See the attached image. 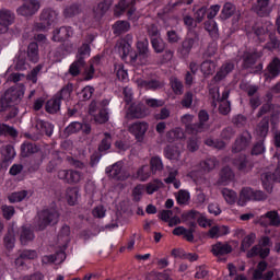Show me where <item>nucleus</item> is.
<instances>
[{
  "mask_svg": "<svg viewBox=\"0 0 280 280\" xmlns=\"http://www.w3.org/2000/svg\"><path fill=\"white\" fill-rule=\"evenodd\" d=\"M60 102L61 101L57 96L47 101L45 106L46 112L50 115H55V113H58V110H60Z\"/></svg>",
  "mask_w": 280,
  "mask_h": 280,
  "instance_id": "obj_41",
  "label": "nucleus"
},
{
  "mask_svg": "<svg viewBox=\"0 0 280 280\" xmlns=\"http://www.w3.org/2000/svg\"><path fill=\"white\" fill-rule=\"evenodd\" d=\"M152 176V171L148 164H144L138 168L136 172V178L141 183H145Z\"/></svg>",
  "mask_w": 280,
  "mask_h": 280,
  "instance_id": "obj_34",
  "label": "nucleus"
},
{
  "mask_svg": "<svg viewBox=\"0 0 280 280\" xmlns=\"http://www.w3.org/2000/svg\"><path fill=\"white\" fill-rule=\"evenodd\" d=\"M136 0L131 1V4L128 3L127 0H119V2L115 5L114 12L116 16H121L124 12L127 11V16L129 21H139V15L137 14V8H135Z\"/></svg>",
  "mask_w": 280,
  "mask_h": 280,
  "instance_id": "obj_4",
  "label": "nucleus"
},
{
  "mask_svg": "<svg viewBox=\"0 0 280 280\" xmlns=\"http://www.w3.org/2000/svg\"><path fill=\"white\" fill-rule=\"evenodd\" d=\"M235 14V4L231 3V2H226L223 5L222 12H221V16L222 19H231V16Z\"/></svg>",
  "mask_w": 280,
  "mask_h": 280,
  "instance_id": "obj_55",
  "label": "nucleus"
},
{
  "mask_svg": "<svg viewBox=\"0 0 280 280\" xmlns=\"http://www.w3.org/2000/svg\"><path fill=\"white\" fill-rule=\"evenodd\" d=\"M67 259V254L63 250L57 252L55 255L45 256L43 261L50 264H62Z\"/></svg>",
  "mask_w": 280,
  "mask_h": 280,
  "instance_id": "obj_39",
  "label": "nucleus"
},
{
  "mask_svg": "<svg viewBox=\"0 0 280 280\" xmlns=\"http://www.w3.org/2000/svg\"><path fill=\"white\" fill-rule=\"evenodd\" d=\"M28 194L30 192L27 190L14 191L8 196V200L9 202H11V205H14L16 202H23V200H25V197L28 196Z\"/></svg>",
  "mask_w": 280,
  "mask_h": 280,
  "instance_id": "obj_42",
  "label": "nucleus"
},
{
  "mask_svg": "<svg viewBox=\"0 0 280 280\" xmlns=\"http://www.w3.org/2000/svg\"><path fill=\"white\" fill-rule=\"evenodd\" d=\"M39 150L40 149L35 143L24 142L21 145V156H23V159H27V156H32V154H38Z\"/></svg>",
  "mask_w": 280,
  "mask_h": 280,
  "instance_id": "obj_26",
  "label": "nucleus"
},
{
  "mask_svg": "<svg viewBox=\"0 0 280 280\" xmlns=\"http://www.w3.org/2000/svg\"><path fill=\"white\" fill-rule=\"evenodd\" d=\"M58 220H60V213L58 212V210L54 208L43 210L39 213L37 229L38 231H45V229L48 228L49 224H58Z\"/></svg>",
  "mask_w": 280,
  "mask_h": 280,
  "instance_id": "obj_3",
  "label": "nucleus"
},
{
  "mask_svg": "<svg viewBox=\"0 0 280 280\" xmlns=\"http://www.w3.org/2000/svg\"><path fill=\"white\" fill-rule=\"evenodd\" d=\"M109 178L114 180H128L130 174L124 171V162H116L115 164L107 166L105 170Z\"/></svg>",
  "mask_w": 280,
  "mask_h": 280,
  "instance_id": "obj_8",
  "label": "nucleus"
},
{
  "mask_svg": "<svg viewBox=\"0 0 280 280\" xmlns=\"http://www.w3.org/2000/svg\"><path fill=\"white\" fill-rule=\"evenodd\" d=\"M252 10L257 16H268L270 14V0H256Z\"/></svg>",
  "mask_w": 280,
  "mask_h": 280,
  "instance_id": "obj_15",
  "label": "nucleus"
},
{
  "mask_svg": "<svg viewBox=\"0 0 280 280\" xmlns=\"http://www.w3.org/2000/svg\"><path fill=\"white\" fill-rule=\"evenodd\" d=\"M2 163L7 164L10 163L15 156H16V151H14V147L12 144H8L2 149Z\"/></svg>",
  "mask_w": 280,
  "mask_h": 280,
  "instance_id": "obj_38",
  "label": "nucleus"
},
{
  "mask_svg": "<svg viewBox=\"0 0 280 280\" xmlns=\"http://www.w3.org/2000/svg\"><path fill=\"white\" fill-rule=\"evenodd\" d=\"M180 104L183 108H191V105L194 104V93L186 92L183 96Z\"/></svg>",
  "mask_w": 280,
  "mask_h": 280,
  "instance_id": "obj_64",
  "label": "nucleus"
},
{
  "mask_svg": "<svg viewBox=\"0 0 280 280\" xmlns=\"http://www.w3.org/2000/svg\"><path fill=\"white\" fill-rule=\"evenodd\" d=\"M176 201L178 205H187V202H189V191L187 190H179L176 195H175Z\"/></svg>",
  "mask_w": 280,
  "mask_h": 280,
  "instance_id": "obj_61",
  "label": "nucleus"
},
{
  "mask_svg": "<svg viewBox=\"0 0 280 280\" xmlns=\"http://www.w3.org/2000/svg\"><path fill=\"white\" fill-rule=\"evenodd\" d=\"M253 137L248 131H244L238 138H236L234 144L232 145V152L237 154L238 152H244L248 145H250V140Z\"/></svg>",
  "mask_w": 280,
  "mask_h": 280,
  "instance_id": "obj_13",
  "label": "nucleus"
},
{
  "mask_svg": "<svg viewBox=\"0 0 280 280\" xmlns=\"http://www.w3.org/2000/svg\"><path fill=\"white\" fill-rule=\"evenodd\" d=\"M235 178V174L233 173V170L231 167L225 166L220 172V178L219 183L221 185H226V183H231Z\"/></svg>",
  "mask_w": 280,
  "mask_h": 280,
  "instance_id": "obj_33",
  "label": "nucleus"
},
{
  "mask_svg": "<svg viewBox=\"0 0 280 280\" xmlns=\"http://www.w3.org/2000/svg\"><path fill=\"white\" fill-rule=\"evenodd\" d=\"M262 187L268 191V194H272V183H280V162H278V166L276 171L272 172H265L260 176Z\"/></svg>",
  "mask_w": 280,
  "mask_h": 280,
  "instance_id": "obj_9",
  "label": "nucleus"
},
{
  "mask_svg": "<svg viewBox=\"0 0 280 280\" xmlns=\"http://www.w3.org/2000/svg\"><path fill=\"white\" fill-rule=\"evenodd\" d=\"M102 58L100 56H95L91 63L90 67L85 68L84 70V80L89 81V80H93L94 75H95V67H97V65H100Z\"/></svg>",
  "mask_w": 280,
  "mask_h": 280,
  "instance_id": "obj_29",
  "label": "nucleus"
},
{
  "mask_svg": "<svg viewBox=\"0 0 280 280\" xmlns=\"http://www.w3.org/2000/svg\"><path fill=\"white\" fill-rule=\"evenodd\" d=\"M205 30L209 33L212 38H218V23L213 20H208L205 22Z\"/></svg>",
  "mask_w": 280,
  "mask_h": 280,
  "instance_id": "obj_50",
  "label": "nucleus"
},
{
  "mask_svg": "<svg viewBox=\"0 0 280 280\" xmlns=\"http://www.w3.org/2000/svg\"><path fill=\"white\" fill-rule=\"evenodd\" d=\"M200 167L203 170V172H213V168L218 167V159L208 158L200 162Z\"/></svg>",
  "mask_w": 280,
  "mask_h": 280,
  "instance_id": "obj_45",
  "label": "nucleus"
},
{
  "mask_svg": "<svg viewBox=\"0 0 280 280\" xmlns=\"http://www.w3.org/2000/svg\"><path fill=\"white\" fill-rule=\"evenodd\" d=\"M80 12H81L80 5L70 4L63 9V16L65 19H73V16H78Z\"/></svg>",
  "mask_w": 280,
  "mask_h": 280,
  "instance_id": "obj_48",
  "label": "nucleus"
},
{
  "mask_svg": "<svg viewBox=\"0 0 280 280\" xmlns=\"http://www.w3.org/2000/svg\"><path fill=\"white\" fill-rule=\"evenodd\" d=\"M164 155L170 161H180V150L178 149V147L167 145L164 149Z\"/></svg>",
  "mask_w": 280,
  "mask_h": 280,
  "instance_id": "obj_35",
  "label": "nucleus"
},
{
  "mask_svg": "<svg viewBox=\"0 0 280 280\" xmlns=\"http://www.w3.org/2000/svg\"><path fill=\"white\" fill-rule=\"evenodd\" d=\"M139 86L142 89H145L147 91H156L158 89H161V82L156 80L145 81L140 80L138 81Z\"/></svg>",
  "mask_w": 280,
  "mask_h": 280,
  "instance_id": "obj_46",
  "label": "nucleus"
},
{
  "mask_svg": "<svg viewBox=\"0 0 280 280\" xmlns=\"http://www.w3.org/2000/svg\"><path fill=\"white\" fill-rule=\"evenodd\" d=\"M131 49H132V46L130 44H125L124 42H120L118 44V51H119L122 60H126L128 58V56H130V54H132V52H130Z\"/></svg>",
  "mask_w": 280,
  "mask_h": 280,
  "instance_id": "obj_58",
  "label": "nucleus"
},
{
  "mask_svg": "<svg viewBox=\"0 0 280 280\" xmlns=\"http://www.w3.org/2000/svg\"><path fill=\"white\" fill-rule=\"evenodd\" d=\"M170 83L175 95H183L185 86L183 85V81L176 77H172L170 79Z\"/></svg>",
  "mask_w": 280,
  "mask_h": 280,
  "instance_id": "obj_44",
  "label": "nucleus"
},
{
  "mask_svg": "<svg viewBox=\"0 0 280 280\" xmlns=\"http://www.w3.org/2000/svg\"><path fill=\"white\" fill-rule=\"evenodd\" d=\"M8 135L9 137H19V131H16L14 127H10L5 124H0V137Z\"/></svg>",
  "mask_w": 280,
  "mask_h": 280,
  "instance_id": "obj_57",
  "label": "nucleus"
},
{
  "mask_svg": "<svg viewBox=\"0 0 280 280\" xmlns=\"http://www.w3.org/2000/svg\"><path fill=\"white\" fill-rule=\"evenodd\" d=\"M38 257V254L36 250L25 249L20 253V257L15 259L16 266H23V259H36Z\"/></svg>",
  "mask_w": 280,
  "mask_h": 280,
  "instance_id": "obj_40",
  "label": "nucleus"
},
{
  "mask_svg": "<svg viewBox=\"0 0 280 280\" xmlns=\"http://www.w3.org/2000/svg\"><path fill=\"white\" fill-rule=\"evenodd\" d=\"M112 143H113V136H110V133L108 132H105L104 138L102 139L98 145V151L106 152V150H110Z\"/></svg>",
  "mask_w": 280,
  "mask_h": 280,
  "instance_id": "obj_51",
  "label": "nucleus"
},
{
  "mask_svg": "<svg viewBox=\"0 0 280 280\" xmlns=\"http://www.w3.org/2000/svg\"><path fill=\"white\" fill-rule=\"evenodd\" d=\"M255 190L250 187L242 188L240 192V199L237 201V205L240 207H245L246 202H249L254 198Z\"/></svg>",
  "mask_w": 280,
  "mask_h": 280,
  "instance_id": "obj_25",
  "label": "nucleus"
},
{
  "mask_svg": "<svg viewBox=\"0 0 280 280\" xmlns=\"http://www.w3.org/2000/svg\"><path fill=\"white\" fill-rule=\"evenodd\" d=\"M71 93H73V84L68 83L59 91V93L56 96L60 101L63 100L65 102H69V100H71Z\"/></svg>",
  "mask_w": 280,
  "mask_h": 280,
  "instance_id": "obj_43",
  "label": "nucleus"
},
{
  "mask_svg": "<svg viewBox=\"0 0 280 280\" xmlns=\"http://www.w3.org/2000/svg\"><path fill=\"white\" fill-rule=\"evenodd\" d=\"M73 36V28L71 26H61L52 32V40L55 43H62Z\"/></svg>",
  "mask_w": 280,
  "mask_h": 280,
  "instance_id": "obj_14",
  "label": "nucleus"
},
{
  "mask_svg": "<svg viewBox=\"0 0 280 280\" xmlns=\"http://www.w3.org/2000/svg\"><path fill=\"white\" fill-rule=\"evenodd\" d=\"M112 30L115 36H121V34H126V32H130V24L128 21L118 20L112 26Z\"/></svg>",
  "mask_w": 280,
  "mask_h": 280,
  "instance_id": "obj_28",
  "label": "nucleus"
},
{
  "mask_svg": "<svg viewBox=\"0 0 280 280\" xmlns=\"http://www.w3.org/2000/svg\"><path fill=\"white\" fill-rule=\"evenodd\" d=\"M272 22L265 21V22H256L253 26V32L258 38L260 36H266L269 32H272Z\"/></svg>",
  "mask_w": 280,
  "mask_h": 280,
  "instance_id": "obj_21",
  "label": "nucleus"
},
{
  "mask_svg": "<svg viewBox=\"0 0 280 280\" xmlns=\"http://www.w3.org/2000/svg\"><path fill=\"white\" fill-rule=\"evenodd\" d=\"M255 240H257V235H255V233H250L245 236L241 243V250L246 253V250H248V248L255 244Z\"/></svg>",
  "mask_w": 280,
  "mask_h": 280,
  "instance_id": "obj_49",
  "label": "nucleus"
},
{
  "mask_svg": "<svg viewBox=\"0 0 280 280\" xmlns=\"http://www.w3.org/2000/svg\"><path fill=\"white\" fill-rule=\"evenodd\" d=\"M39 21L34 25L36 32H45L47 27H51L58 21V12L52 9H44L39 15Z\"/></svg>",
  "mask_w": 280,
  "mask_h": 280,
  "instance_id": "obj_2",
  "label": "nucleus"
},
{
  "mask_svg": "<svg viewBox=\"0 0 280 280\" xmlns=\"http://www.w3.org/2000/svg\"><path fill=\"white\" fill-rule=\"evenodd\" d=\"M270 130V118L264 117L256 126L255 135L257 139L264 141L266 137H268V132Z\"/></svg>",
  "mask_w": 280,
  "mask_h": 280,
  "instance_id": "obj_17",
  "label": "nucleus"
},
{
  "mask_svg": "<svg viewBox=\"0 0 280 280\" xmlns=\"http://www.w3.org/2000/svg\"><path fill=\"white\" fill-rule=\"evenodd\" d=\"M180 121L184 124L188 135H196V124H191L194 121V115L185 114L182 116Z\"/></svg>",
  "mask_w": 280,
  "mask_h": 280,
  "instance_id": "obj_30",
  "label": "nucleus"
},
{
  "mask_svg": "<svg viewBox=\"0 0 280 280\" xmlns=\"http://www.w3.org/2000/svg\"><path fill=\"white\" fill-rule=\"evenodd\" d=\"M198 119L199 122L195 124V128H196V135L200 133V132H207V130H209V128H211V125H209V113H207V110L201 109L198 113Z\"/></svg>",
  "mask_w": 280,
  "mask_h": 280,
  "instance_id": "obj_16",
  "label": "nucleus"
},
{
  "mask_svg": "<svg viewBox=\"0 0 280 280\" xmlns=\"http://www.w3.org/2000/svg\"><path fill=\"white\" fill-rule=\"evenodd\" d=\"M261 226H275L279 229L280 226V217L277 210H270L262 214L259 220Z\"/></svg>",
  "mask_w": 280,
  "mask_h": 280,
  "instance_id": "obj_12",
  "label": "nucleus"
},
{
  "mask_svg": "<svg viewBox=\"0 0 280 280\" xmlns=\"http://www.w3.org/2000/svg\"><path fill=\"white\" fill-rule=\"evenodd\" d=\"M211 253L214 257H224V255H229L233 253V246L229 243L218 242L217 244L212 245Z\"/></svg>",
  "mask_w": 280,
  "mask_h": 280,
  "instance_id": "obj_19",
  "label": "nucleus"
},
{
  "mask_svg": "<svg viewBox=\"0 0 280 280\" xmlns=\"http://www.w3.org/2000/svg\"><path fill=\"white\" fill-rule=\"evenodd\" d=\"M198 45H200V33L198 31H188L177 52L182 58H189L191 50L198 47Z\"/></svg>",
  "mask_w": 280,
  "mask_h": 280,
  "instance_id": "obj_1",
  "label": "nucleus"
},
{
  "mask_svg": "<svg viewBox=\"0 0 280 280\" xmlns=\"http://www.w3.org/2000/svg\"><path fill=\"white\" fill-rule=\"evenodd\" d=\"M151 45L155 54H163V51H165V42H163L161 37L151 39Z\"/></svg>",
  "mask_w": 280,
  "mask_h": 280,
  "instance_id": "obj_59",
  "label": "nucleus"
},
{
  "mask_svg": "<svg viewBox=\"0 0 280 280\" xmlns=\"http://www.w3.org/2000/svg\"><path fill=\"white\" fill-rule=\"evenodd\" d=\"M16 16L14 15V12H12L9 9L2 8L0 9V23L1 25H5L7 27H10L14 23V20Z\"/></svg>",
  "mask_w": 280,
  "mask_h": 280,
  "instance_id": "obj_24",
  "label": "nucleus"
},
{
  "mask_svg": "<svg viewBox=\"0 0 280 280\" xmlns=\"http://www.w3.org/2000/svg\"><path fill=\"white\" fill-rule=\"evenodd\" d=\"M40 10V2L38 0H24L23 3L16 9L19 16L30 19Z\"/></svg>",
  "mask_w": 280,
  "mask_h": 280,
  "instance_id": "obj_5",
  "label": "nucleus"
},
{
  "mask_svg": "<svg viewBox=\"0 0 280 280\" xmlns=\"http://www.w3.org/2000/svg\"><path fill=\"white\" fill-rule=\"evenodd\" d=\"M222 196L228 205H235L237 201V192H235V190L223 188Z\"/></svg>",
  "mask_w": 280,
  "mask_h": 280,
  "instance_id": "obj_47",
  "label": "nucleus"
},
{
  "mask_svg": "<svg viewBox=\"0 0 280 280\" xmlns=\"http://www.w3.org/2000/svg\"><path fill=\"white\" fill-rule=\"evenodd\" d=\"M267 72L265 73L266 80H275V78H279L280 75V59L273 58L269 65L267 66Z\"/></svg>",
  "mask_w": 280,
  "mask_h": 280,
  "instance_id": "obj_20",
  "label": "nucleus"
},
{
  "mask_svg": "<svg viewBox=\"0 0 280 280\" xmlns=\"http://www.w3.org/2000/svg\"><path fill=\"white\" fill-rule=\"evenodd\" d=\"M35 128L39 131V135H46L47 137L54 135V125L49 121L37 120Z\"/></svg>",
  "mask_w": 280,
  "mask_h": 280,
  "instance_id": "obj_27",
  "label": "nucleus"
},
{
  "mask_svg": "<svg viewBox=\"0 0 280 280\" xmlns=\"http://www.w3.org/2000/svg\"><path fill=\"white\" fill-rule=\"evenodd\" d=\"M34 240V232L30 228L23 226L20 233V242L23 246H27Z\"/></svg>",
  "mask_w": 280,
  "mask_h": 280,
  "instance_id": "obj_37",
  "label": "nucleus"
},
{
  "mask_svg": "<svg viewBox=\"0 0 280 280\" xmlns=\"http://www.w3.org/2000/svg\"><path fill=\"white\" fill-rule=\"evenodd\" d=\"M150 170L151 174H160L164 170L163 160L161 156H152L150 159Z\"/></svg>",
  "mask_w": 280,
  "mask_h": 280,
  "instance_id": "obj_36",
  "label": "nucleus"
},
{
  "mask_svg": "<svg viewBox=\"0 0 280 280\" xmlns=\"http://www.w3.org/2000/svg\"><path fill=\"white\" fill-rule=\"evenodd\" d=\"M150 129L148 121H136L128 126V132L132 135L138 143H143L145 139V132Z\"/></svg>",
  "mask_w": 280,
  "mask_h": 280,
  "instance_id": "obj_6",
  "label": "nucleus"
},
{
  "mask_svg": "<svg viewBox=\"0 0 280 280\" xmlns=\"http://www.w3.org/2000/svg\"><path fill=\"white\" fill-rule=\"evenodd\" d=\"M233 69H235V65L233 62L223 63L220 70L213 77L212 82H222V80H224V78H226V75L231 73Z\"/></svg>",
  "mask_w": 280,
  "mask_h": 280,
  "instance_id": "obj_23",
  "label": "nucleus"
},
{
  "mask_svg": "<svg viewBox=\"0 0 280 280\" xmlns=\"http://www.w3.org/2000/svg\"><path fill=\"white\" fill-rule=\"evenodd\" d=\"M89 56H91V46L89 44H83L78 50L77 60L85 62L84 59L89 58Z\"/></svg>",
  "mask_w": 280,
  "mask_h": 280,
  "instance_id": "obj_54",
  "label": "nucleus"
},
{
  "mask_svg": "<svg viewBox=\"0 0 280 280\" xmlns=\"http://www.w3.org/2000/svg\"><path fill=\"white\" fill-rule=\"evenodd\" d=\"M16 243V238L14 237V232H8L4 235V246L8 250H12L14 248V244Z\"/></svg>",
  "mask_w": 280,
  "mask_h": 280,
  "instance_id": "obj_62",
  "label": "nucleus"
},
{
  "mask_svg": "<svg viewBox=\"0 0 280 280\" xmlns=\"http://www.w3.org/2000/svg\"><path fill=\"white\" fill-rule=\"evenodd\" d=\"M165 185L161 182V179H154L147 184V194L152 195L154 191H159V189H163Z\"/></svg>",
  "mask_w": 280,
  "mask_h": 280,
  "instance_id": "obj_53",
  "label": "nucleus"
},
{
  "mask_svg": "<svg viewBox=\"0 0 280 280\" xmlns=\"http://www.w3.org/2000/svg\"><path fill=\"white\" fill-rule=\"evenodd\" d=\"M24 95L25 85L23 84L11 86L4 92V96H7V100H9V102H11L13 106H16V104H21Z\"/></svg>",
  "mask_w": 280,
  "mask_h": 280,
  "instance_id": "obj_10",
  "label": "nucleus"
},
{
  "mask_svg": "<svg viewBox=\"0 0 280 280\" xmlns=\"http://www.w3.org/2000/svg\"><path fill=\"white\" fill-rule=\"evenodd\" d=\"M15 69L18 71H25L27 69V52L20 50L15 57Z\"/></svg>",
  "mask_w": 280,
  "mask_h": 280,
  "instance_id": "obj_31",
  "label": "nucleus"
},
{
  "mask_svg": "<svg viewBox=\"0 0 280 280\" xmlns=\"http://www.w3.org/2000/svg\"><path fill=\"white\" fill-rule=\"evenodd\" d=\"M84 128V124L80 121H73L71 122L66 129V135H77V132H80Z\"/></svg>",
  "mask_w": 280,
  "mask_h": 280,
  "instance_id": "obj_56",
  "label": "nucleus"
},
{
  "mask_svg": "<svg viewBox=\"0 0 280 280\" xmlns=\"http://www.w3.org/2000/svg\"><path fill=\"white\" fill-rule=\"evenodd\" d=\"M84 65H86V61H83L82 59H77L74 62H72L69 68L70 75H73V78L78 77L80 69H82Z\"/></svg>",
  "mask_w": 280,
  "mask_h": 280,
  "instance_id": "obj_52",
  "label": "nucleus"
},
{
  "mask_svg": "<svg viewBox=\"0 0 280 280\" xmlns=\"http://www.w3.org/2000/svg\"><path fill=\"white\" fill-rule=\"evenodd\" d=\"M217 93V100L220 102L219 105V113L221 115H229L231 113V102L226 101L229 100V95L231 94V91L229 89H225L222 93V96L220 97V90L219 89H211L210 94Z\"/></svg>",
  "mask_w": 280,
  "mask_h": 280,
  "instance_id": "obj_11",
  "label": "nucleus"
},
{
  "mask_svg": "<svg viewBox=\"0 0 280 280\" xmlns=\"http://www.w3.org/2000/svg\"><path fill=\"white\" fill-rule=\"evenodd\" d=\"M150 113L142 103H132L125 115V119H145Z\"/></svg>",
  "mask_w": 280,
  "mask_h": 280,
  "instance_id": "obj_7",
  "label": "nucleus"
},
{
  "mask_svg": "<svg viewBox=\"0 0 280 280\" xmlns=\"http://www.w3.org/2000/svg\"><path fill=\"white\" fill-rule=\"evenodd\" d=\"M78 196H79L78 188L68 189V191H67L68 205L73 207V205H75V202H78Z\"/></svg>",
  "mask_w": 280,
  "mask_h": 280,
  "instance_id": "obj_63",
  "label": "nucleus"
},
{
  "mask_svg": "<svg viewBox=\"0 0 280 280\" xmlns=\"http://www.w3.org/2000/svg\"><path fill=\"white\" fill-rule=\"evenodd\" d=\"M109 116H108V109L102 108L98 114L94 115V121L96 124H106L108 121Z\"/></svg>",
  "mask_w": 280,
  "mask_h": 280,
  "instance_id": "obj_60",
  "label": "nucleus"
},
{
  "mask_svg": "<svg viewBox=\"0 0 280 280\" xmlns=\"http://www.w3.org/2000/svg\"><path fill=\"white\" fill-rule=\"evenodd\" d=\"M27 58L30 62H33V63H36L38 62V60H40V57L38 55V44L36 42H32L28 44Z\"/></svg>",
  "mask_w": 280,
  "mask_h": 280,
  "instance_id": "obj_32",
  "label": "nucleus"
},
{
  "mask_svg": "<svg viewBox=\"0 0 280 280\" xmlns=\"http://www.w3.org/2000/svg\"><path fill=\"white\" fill-rule=\"evenodd\" d=\"M129 60L131 65H150L152 61L150 60V52H131L129 55Z\"/></svg>",
  "mask_w": 280,
  "mask_h": 280,
  "instance_id": "obj_22",
  "label": "nucleus"
},
{
  "mask_svg": "<svg viewBox=\"0 0 280 280\" xmlns=\"http://www.w3.org/2000/svg\"><path fill=\"white\" fill-rule=\"evenodd\" d=\"M115 0H103L100 2L96 7L93 8V16L96 19V21H100V19H103L106 12L110 10V7Z\"/></svg>",
  "mask_w": 280,
  "mask_h": 280,
  "instance_id": "obj_18",
  "label": "nucleus"
}]
</instances>
